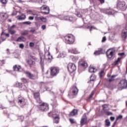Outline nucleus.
<instances>
[{"label": "nucleus", "instance_id": "obj_36", "mask_svg": "<svg viewBox=\"0 0 127 127\" xmlns=\"http://www.w3.org/2000/svg\"><path fill=\"white\" fill-rule=\"evenodd\" d=\"M99 75H100V77L102 78L103 76H104V71H102L101 72H100Z\"/></svg>", "mask_w": 127, "mask_h": 127}, {"label": "nucleus", "instance_id": "obj_53", "mask_svg": "<svg viewBox=\"0 0 127 127\" xmlns=\"http://www.w3.org/2000/svg\"><path fill=\"white\" fill-rule=\"evenodd\" d=\"M106 108H108V105H103L104 110H105Z\"/></svg>", "mask_w": 127, "mask_h": 127}, {"label": "nucleus", "instance_id": "obj_23", "mask_svg": "<svg viewBox=\"0 0 127 127\" xmlns=\"http://www.w3.org/2000/svg\"><path fill=\"white\" fill-rule=\"evenodd\" d=\"M24 40H25V38H24V37H20L17 39V41H18V42H21L22 41H24Z\"/></svg>", "mask_w": 127, "mask_h": 127}, {"label": "nucleus", "instance_id": "obj_7", "mask_svg": "<svg viewBox=\"0 0 127 127\" xmlns=\"http://www.w3.org/2000/svg\"><path fill=\"white\" fill-rule=\"evenodd\" d=\"M50 114H52L54 122L58 124V123H59V115L54 113V112H50Z\"/></svg>", "mask_w": 127, "mask_h": 127}, {"label": "nucleus", "instance_id": "obj_60", "mask_svg": "<svg viewBox=\"0 0 127 127\" xmlns=\"http://www.w3.org/2000/svg\"><path fill=\"white\" fill-rule=\"evenodd\" d=\"M5 36H7V37H9V34H6Z\"/></svg>", "mask_w": 127, "mask_h": 127}, {"label": "nucleus", "instance_id": "obj_12", "mask_svg": "<svg viewBox=\"0 0 127 127\" xmlns=\"http://www.w3.org/2000/svg\"><path fill=\"white\" fill-rule=\"evenodd\" d=\"M79 66H82L83 68H87L88 67V64L86 61L84 60H81L79 62Z\"/></svg>", "mask_w": 127, "mask_h": 127}, {"label": "nucleus", "instance_id": "obj_50", "mask_svg": "<svg viewBox=\"0 0 127 127\" xmlns=\"http://www.w3.org/2000/svg\"><path fill=\"white\" fill-rule=\"evenodd\" d=\"M16 1H17V2H19L20 3L23 2V1H22L21 0H16Z\"/></svg>", "mask_w": 127, "mask_h": 127}, {"label": "nucleus", "instance_id": "obj_13", "mask_svg": "<svg viewBox=\"0 0 127 127\" xmlns=\"http://www.w3.org/2000/svg\"><path fill=\"white\" fill-rule=\"evenodd\" d=\"M27 77H29L30 79H36V76L30 73V72L27 71L25 72Z\"/></svg>", "mask_w": 127, "mask_h": 127}, {"label": "nucleus", "instance_id": "obj_24", "mask_svg": "<svg viewBox=\"0 0 127 127\" xmlns=\"http://www.w3.org/2000/svg\"><path fill=\"white\" fill-rule=\"evenodd\" d=\"M105 125L107 127H110L111 126V122L109 119H106L105 121Z\"/></svg>", "mask_w": 127, "mask_h": 127}, {"label": "nucleus", "instance_id": "obj_5", "mask_svg": "<svg viewBox=\"0 0 127 127\" xmlns=\"http://www.w3.org/2000/svg\"><path fill=\"white\" fill-rule=\"evenodd\" d=\"M51 70V75L53 77L56 76L58 73H59V69L56 67H52L50 68Z\"/></svg>", "mask_w": 127, "mask_h": 127}, {"label": "nucleus", "instance_id": "obj_25", "mask_svg": "<svg viewBox=\"0 0 127 127\" xmlns=\"http://www.w3.org/2000/svg\"><path fill=\"white\" fill-rule=\"evenodd\" d=\"M95 70L96 69L92 66H90L89 68V72H90V73H94V72H95Z\"/></svg>", "mask_w": 127, "mask_h": 127}, {"label": "nucleus", "instance_id": "obj_62", "mask_svg": "<svg viewBox=\"0 0 127 127\" xmlns=\"http://www.w3.org/2000/svg\"><path fill=\"white\" fill-rule=\"evenodd\" d=\"M108 14L111 15V14H112V12H109L108 13Z\"/></svg>", "mask_w": 127, "mask_h": 127}, {"label": "nucleus", "instance_id": "obj_35", "mask_svg": "<svg viewBox=\"0 0 127 127\" xmlns=\"http://www.w3.org/2000/svg\"><path fill=\"white\" fill-rule=\"evenodd\" d=\"M19 47L21 49H23V48H24V45H23V44H20L19 45Z\"/></svg>", "mask_w": 127, "mask_h": 127}, {"label": "nucleus", "instance_id": "obj_42", "mask_svg": "<svg viewBox=\"0 0 127 127\" xmlns=\"http://www.w3.org/2000/svg\"><path fill=\"white\" fill-rule=\"evenodd\" d=\"M42 29H43V30H44V29H45L46 28V25H43L41 27Z\"/></svg>", "mask_w": 127, "mask_h": 127}, {"label": "nucleus", "instance_id": "obj_58", "mask_svg": "<svg viewBox=\"0 0 127 127\" xmlns=\"http://www.w3.org/2000/svg\"><path fill=\"white\" fill-rule=\"evenodd\" d=\"M35 98H36V96H37L38 97L39 96V93H35L34 95Z\"/></svg>", "mask_w": 127, "mask_h": 127}, {"label": "nucleus", "instance_id": "obj_43", "mask_svg": "<svg viewBox=\"0 0 127 127\" xmlns=\"http://www.w3.org/2000/svg\"><path fill=\"white\" fill-rule=\"evenodd\" d=\"M22 81H23V83H27V80H26L25 78H22Z\"/></svg>", "mask_w": 127, "mask_h": 127}, {"label": "nucleus", "instance_id": "obj_49", "mask_svg": "<svg viewBox=\"0 0 127 127\" xmlns=\"http://www.w3.org/2000/svg\"><path fill=\"white\" fill-rule=\"evenodd\" d=\"M36 20H41V17H36Z\"/></svg>", "mask_w": 127, "mask_h": 127}, {"label": "nucleus", "instance_id": "obj_11", "mask_svg": "<svg viewBox=\"0 0 127 127\" xmlns=\"http://www.w3.org/2000/svg\"><path fill=\"white\" fill-rule=\"evenodd\" d=\"M87 123H88V121L87 120V116H86V114H84L82 117L80 124L81 126H83V125H86Z\"/></svg>", "mask_w": 127, "mask_h": 127}, {"label": "nucleus", "instance_id": "obj_47", "mask_svg": "<svg viewBox=\"0 0 127 127\" xmlns=\"http://www.w3.org/2000/svg\"><path fill=\"white\" fill-rule=\"evenodd\" d=\"M107 40V39L106 38V37H104L102 39V42H105V41Z\"/></svg>", "mask_w": 127, "mask_h": 127}, {"label": "nucleus", "instance_id": "obj_64", "mask_svg": "<svg viewBox=\"0 0 127 127\" xmlns=\"http://www.w3.org/2000/svg\"><path fill=\"white\" fill-rule=\"evenodd\" d=\"M126 106H127V101H126Z\"/></svg>", "mask_w": 127, "mask_h": 127}, {"label": "nucleus", "instance_id": "obj_46", "mask_svg": "<svg viewBox=\"0 0 127 127\" xmlns=\"http://www.w3.org/2000/svg\"><path fill=\"white\" fill-rule=\"evenodd\" d=\"M110 120H111V121H112V122H114V121H115V117H110Z\"/></svg>", "mask_w": 127, "mask_h": 127}, {"label": "nucleus", "instance_id": "obj_52", "mask_svg": "<svg viewBox=\"0 0 127 127\" xmlns=\"http://www.w3.org/2000/svg\"><path fill=\"white\" fill-rule=\"evenodd\" d=\"M119 55H120V56H123L125 55V53H121L119 54Z\"/></svg>", "mask_w": 127, "mask_h": 127}, {"label": "nucleus", "instance_id": "obj_41", "mask_svg": "<svg viewBox=\"0 0 127 127\" xmlns=\"http://www.w3.org/2000/svg\"><path fill=\"white\" fill-rule=\"evenodd\" d=\"M23 23V24H31L30 21L24 22Z\"/></svg>", "mask_w": 127, "mask_h": 127}, {"label": "nucleus", "instance_id": "obj_29", "mask_svg": "<svg viewBox=\"0 0 127 127\" xmlns=\"http://www.w3.org/2000/svg\"><path fill=\"white\" fill-rule=\"evenodd\" d=\"M122 58H118L117 60L115 61V64L116 65H118L119 64V62H120Z\"/></svg>", "mask_w": 127, "mask_h": 127}, {"label": "nucleus", "instance_id": "obj_14", "mask_svg": "<svg viewBox=\"0 0 127 127\" xmlns=\"http://www.w3.org/2000/svg\"><path fill=\"white\" fill-rule=\"evenodd\" d=\"M40 64L41 65H44V59H45V56L43 54H40Z\"/></svg>", "mask_w": 127, "mask_h": 127}, {"label": "nucleus", "instance_id": "obj_16", "mask_svg": "<svg viewBox=\"0 0 127 127\" xmlns=\"http://www.w3.org/2000/svg\"><path fill=\"white\" fill-rule=\"evenodd\" d=\"M78 114V110L76 109H73L70 113L69 117H74Z\"/></svg>", "mask_w": 127, "mask_h": 127}, {"label": "nucleus", "instance_id": "obj_56", "mask_svg": "<svg viewBox=\"0 0 127 127\" xmlns=\"http://www.w3.org/2000/svg\"><path fill=\"white\" fill-rule=\"evenodd\" d=\"M94 92H92L91 95H90L89 96V98H92V97H93V96H94Z\"/></svg>", "mask_w": 127, "mask_h": 127}, {"label": "nucleus", "instance_id": "obj_26", "mask_svg": "<svg viewBox=\"0 0 127 127\" xmlns=\"http://www.w3.org/2000/svg\"><path fill=\"white\" fill-rule=\"evenodd\" d=\"M122 119H123V116L119 115V116H118L116 118V120L115 122L114 123V125H116V124H117V121H119V120H122Z\"/></svg>", "mask_w": 127, "mask_h": 127}, {"label": "nucleus", "instance_id": "obj_31", "mask_svg": "<svg viewBox=\"0 0 127 127\" xmlns=\"http://www.w3.org/2000/svg\"><path fill=\"white\" fill-rule=\"evenodd\" d=\"M69 122L71 123V124H75V123H76V121H75V120L73 119H69Z\"/></svg>", "mask_w": 127, "mask_h": 127}, {"label": "nucleus", "instance_id": "obj_4", "mask_svg": "<svg viewBox=\"0 0 127 127\" xmlns=\"http://www.w3.org/2000/svg\"><path fill=\"white\" fill-rule=\"evenodd\" d=\"M39 109L41 110V111H48L49 109L48 107V104L46 103H43L40 105L38 106Z\"/></svg>", "mask_w": 127, "mask_h": 127}, {"label": "nucleus", "instance_id": "obj_48", "mask_svg": "<svg viewBox=\"0 0 127 127\" xmlns=\"http://www.w3.org/2000/svg\"><path fill=\"white\" fill-rule=\"evenodd\" d=\"M18 85L19 88H21V87H22V84H21V83H18Z\"/></svg>", "mask_w": 127, "mask_h": 127}, {"label": "nucleus", "instance_id": "obj_8", "mask_svg": "<svg viewBox=\"0 0 127 127\" xmlns=\"http://www.w3.org/2000/svg\"><path fill=\"white\" fill-rule=\"evenodd\" d=\"M125 5H126V2L124 0H118L117 7H118V8H123Z\"/></svg>", "mask_w": 127, "mask_h": 127}, {"label": "nucleus", "instance_id": "obj_18", "mask_svg": "<svg viewBox=\"0 0 127 127\" xmlns=\"http://www.w3.org/2000/svg\"><path fill=\"white\" fill-rule=\"evenodd\" d=\"M5 19H6L5 13H0V21H2V20H5Z\"/></svg>", "mask_w": 127, "mask_h": 127}, {"label": "nucleus", "instance_id": "obj_54", "mask_svg": "<svg viewBox=\"0 0 127 127\" xmlns=\"http://www.w3.org/2000/svg\"><path fill=\"white\" fill-rule=\"evenodd\" d=\"M100 1L101 3H104L105 2V0H98Z\"/></svg>", "mask_w": 127, "mask_h": 127}, {"label": "nucleus", "instance_id": "obj_9", "mask_svg": "<svg viewBox=\"0 0 127 127\" xmlns=\"http://www.w3.org/2000/svg\"><path fill=\"white\" fill-rule=\"evenodd\" d=\"M106 54L108 58H112L113 56H114V54H115V53H114L113 49H109L107 51Z\"/></svg>", "mask_w": 127, "mask_h": 127}, {"label": "nucleus", "instance_id": "obj_6", "mask_svg": "<svg viewBox=\"0 0 127 127\" xmlns=\"http://www.w3.org/2000/svg\"><path fill=\"white\" fill-rule=\"evenodd\" d=\"M41 11L42 13H45V14H47L49 13L50 10L49 9V7L47 6V5H44L41 7Z\"/></svg>", "mask_w": 127, "mask_h": 127}, {"label": "nucleus", "instance_id": "obj_37", "mask_svg": "<svg viewBox=\"0 0 127 127\" xmlns=\"http://www.w3.org/2000/svg\"><path fill=\"white\" fill-rule=\"evenodd\" d=\"M46 59H48L49 60H50L51 59V56H50V54H48V56H47Z\"/></svg>", "mask_w": 127, "mask_h": 127}, {"label": "nucleus", "instance_id": "obj_2", "mask_svg": "<svg viewBox=\"0 0 127 127\" xmlns=\"http://www.w3.org/2000/svg\"><path fill=\"white\" fill-rule=\"evenodd\" d=\"M119 88L120 90L127 88V81L126 79H122L119 84Z\"/></svg>", "mask_w": 127, "mask_h": 127}, {"label": "nucleus", "instance_id": "obj_57", "mask_svg": "<svg viewBox=\"0 0 127 127\" xmlns=\"http://www.w3.org/2000/svg\"><path fill=\"white\" fill-rule=\"evenodd\" d=\"M5 107L2 106V105L0 104V109H4Z\"/></svg>", "mask_w": 127, "mask_h": 127}, {"label": "nucleus", "instance_id": "obj_61", "mask_svg": "<svg viewBox=\"0 0 127 127\" xmlns=\"http://www.w3.org/2000/svg\"><path fill=\"white\" fill-rule=\"evenodd\" d=\"M49 74V71L47 70L46 72V75H48Z\"/></svg>", "mask_w": 127, "mask_h": 127}, {"label": "nucleus", "instance_id": "obj_19", "mask_svg": "<svg viewBox=\"0 0 127 127\" xmlns=\"http://www.w3.org/2000/svg\"><path fill=\"white\" fill-rule=\"evenodd\" d=\"M68 52L70 53H73V54H78V53H80V52L77 50L76 49H72V50H69Z\"/></svg>", "mask_w": 127, "mask_h": 127}, {"label": "nucleus", "instance_id": "obj_1", "mask_svg": "<svg viewBox=\"0 0 127 127\" xmlns=\"http://www.w3.org/2000/svg\"><path fill=\"white\" fill-rule=\"evenodd\" d=\"M65 42L68 44H73L75 42V37L71 34L66 35L65 37Z\"/></svg>", "mask_w": 127, "mask_h": 127}, {"label": "nucleus", "instance_id": "obj_17", "mask_svg": "<svg viewBox=\"0 0 127 127\" xmlns=\"http://www.w3.org/2000/svg\"><path fill=\"white\" fill-rule=\"evenodd\" d=\"M16 18L18 20H24L26 18V15L23 14L21 15L16 16Z\"/></svg>", "mask_w": 127, "mask_h": 127}, {"label": "nucleus", "instance_id": "obj_32", "mask_svg": "<svg viewBox=\"0 0 127 127\" xmlns=\"http://www.w3.org/2000/svg\"><path fill=\"white\" fill-rule=\"evenodd\" d=\"M65 56H66V55H64V53L60 54L59 55V57H61V58H64V57H65Z\"/></svg>", "mask_w": 127, "mask_h": 127}, {"label": "nucleus", "instance_id": "obj_3", "mask_svg": "<svg viewBox=\"0 0 127 127\" xmlns=\"http://www.w3.org/2000/svg\"><path fill=\"white\" fill-rule=\"evenodd\" d=\"M67 68L70 73H73L76 70V65L74 64L69 63L67 64Z\"/></svg>", "mask_w": 127, "mask_h": 127}, {"label": "nucleus", "instance_id": "obj_40", "mask_svg": "<svg viewBox=\"0 0 127 127\" xmlns=\"http://www.w3.org/2000/svg\"><path fill=\"white\" fill-rule=\"evenodd\" d=\"M29 46H30V47H34V43H33V42L30 43Z\"/></svg>", "mask_w": 127, "mask_h": 127}, {"label": "nucleus", "instance_id": "obj_55", "mask_svg": "<svg viewBox=\"0 0 127 127\" xmlns=\"http://www.w3.org/2000/svg\"><path fill=\"white\" fill-rule=\"evenodd\" d=\"M14 27H15V25H12L10 28V29H12V28H14Z\"/></svg>", "mask_w": 127, "mask_h": 127}, {"label": "nucleus", "instance_id": "obj_63", "mask_svg": "<svg viewBox=\"0 0 127 127\" xmlns=\"http://www.w3.org/2000/svg\"><path fill=\"white\" fill-rule=\"evenodd\" d=\"M1 62L3 63V64H4V61H2Z\"/></svg>", "mask_w": 127, "mask_h": 127}, {"label": "nucleus", "instance_id": "obj_30", "mask_svg": "<svg viewBox=\"0 0 127 127\" xmlns=\"http://www.w3.org/2000/svg\"><path fill=\"white\" fill-rule=\"evenodd\" d=\"M41 20L43 22H46V21H47V19H46V17H41Z\"/></svg>", "mask_w": 127, "mask_h": 127}, {"label": "nucleus", "instance_id": "obj_38", "mask_svg": "<svg viewBox=\"0 0 127 127\" xmlns=\"http://www.w3.org/2000/svg\"><path fill=\"white\" fill-rule=\"evenodd\" d=\"M100 52L99 51H96L94 52V55H99V54H100Z\"/></svg>", "mask_w": 127, "mask_h": 127}, {"label": "nucleus", "instance_id": "obj_59", "mask_svg": "<svg viewBox=\"0 0 127 127\" xmlns=\"http://www.w3.org/2000/svg\"><path fill=\"white\" fill-rule=\"evenodd\" d=\"M31 14H32V15H36V14L34 13L33 12L31 13Z\"/></svg>", "mask_w": 127, "mask_h": 127}, {"label": "nucleus", "instance_id": "obj_33", "mask_svg": "<svg viewBox=\"0 0 127 127\" xmlns=\"http://www.w3.org/2000/svg\"><path fill=\"white\" fill-rule=\"evenodd\" d=\"M115 77H116V76L112 75L111 76V79H109V82H112V81H114V80H115V78H115Z\"/></svg>", "mask_w": 127, "mask_h": 127}, {"label": "nucleus", "instance_id": "obj_34", "mask_svg": "<svg viewBox=\"0 0 127 127\" xmlns=\"http://www.w3.org/2000/svg\"><path fill=\"white\" fill-rule=\"evenodd\" d=\"M0 1L3 4H5L7 2L6 0H0Z\"/></svg>", "mask_w": 127, "mask_h": 127}, {"label": "nucleus", "instance_id": "obj_15", "mask_svg": "<svg viewBox=\"0 0 127 127\" xmlns=\"http://www.w3.org/2000/svg\"><path fill=\"white\" fill-rule=\"evenodd\" d=\"M18 104H19V105H20L21 106H24V105H25V100H24V98H20L19 99V101H18Z\"/></svg>", "mask_w": 127, "mask_h": 127}, {"label": "nucleus", "instance_id": "obj_39", "mask_svg": "<svg viewBox=\"0 0 127 127\" xmlns=\"http://www.w3.org/2000/svg\"><path fill=\"white\" fill-rule=\"evenodd\" d=\"M28 19L29 20H33L34 19V17L30 16L28 17Z\"/></svg>", "mask_w": 127, "mask_h": 127}, {"label": "nucleus", "instance_id": "obj_44", "mask_svg": "<svg viewBox=\"0 0 127 127\" xmlns=\"http://www.w3.org/2000/svg\"><path fill=\"white\" fill-rule=\"evenodd\" d=\"M30 32L31 33H34V32L35 31V29H34V28H32V29H31V30H30Z\"/></svg>", "mask_w": 127, "mask_h": 127}, {"label": "nucleus", "instance_id": "obj_20", "mask_svg": "<svg viewBox=\"0 0 127 127\" xmlns=\"http://www.w3.org/2000/svg\"><path fill=\"white\" fill-rule=\"evenodd\" d=\"M27 62L29 65H32L33 64V61H32V57H30L27 58Z\"/></svg>", "mask_w": 127, "mask_h": 127}, {"label": "nucleus", "instance_id": "obj_28", "mask_svg": "<svg viewBox=\"0 0 127 127\" xmlns=\"http://www.w3.org/2000/svg\"><path fill=\"white\" fill-rule=\"evenodd\" d=\"M122 37L124 39L127 37V32H123Z\"/></svg>", "mask_w": 127, "mask_h": 127}, {"label": "nucleus", "instance_id": "obj_21", "mask_svg": "<svg viewBox=\"0 0 127 127\" xmlns=\"http://www.w3.org/2000/svg\"><path fill=\"white\" fill-rule=\"evenodd\" d=\"M13 69L14 71H19V69H21V67L20 65H15L13 66Z\"/></svg>", "mask_w": 127, "mask_h": 127}, {"label": "nucleus", "instance_id": "obj_45", "mask_svg": "<svg viewBox=\"0 0 127 127\" xmlns=\"http://www.w3.org/2000/svg\"><path fill=\"white\" fill-rule=\"evenodd\" d=\"M106 114L108 116H112V115H113V113L112 112H106Z\"/></svg>", "mask_w": 127, "mask_h": 127}, {"label": "nucleus", "instance_id": "obj_27", "mask_svg": "<svg viewBox=\"0 0 127 127\" xmlns=\"http://www.w3.org/2000/svg\"><path fill=\"white\" fill-rule=\"evenodd\" d=\"M8 33H10L11 34H14V33L16 32L15 30H11V29L10 28L8 29Z\"/></svg>", "mask_w": 127, "mask_h": 127}, {"label": "nucleus", "instance_id": "obj_22", "mask_svg": "<svg viewBox=\"0 0 127 127\" xmlns=\"http://www.w3.org/2000/svg\"><path fill=\"white\" fill-rule=\"evenodd\" d=\"M90 79V83H94V81L96 80V76L95 75H91Z\"/></svg>", "mask_w": 127, "mask_h": 127}, {"label": "nucleus", "instance_id": "obj_10", "mask_svg": "<svg viewBox=\"0 0 127 127\" xmlns=\"http://www.w3.org/2000/svg\"><path fill=\"white\" fill-rule=\"evenodd\" d=\"M71 91V95L72 96H76V95L78 94V92H79V90L76 86L73 87Z\"/></svg>", "mask_w": 127, "mask_h": 127}, {"label": "nucleus", "instance_id": "obj_51", "mask_svg": "<svg viewBox=\"0 0 127 127\" xmlns=\"http://www.w3.org/2000/svg\"><path fill=\"white\" fill-rule=\"evenodd\" d=\"M87 28H90V31H91L92 28H95L93 26L90 27V26H89L88 27H87Z\"/></svg>", "mask_w": 127, "mask_h": 127}]
</instances>
